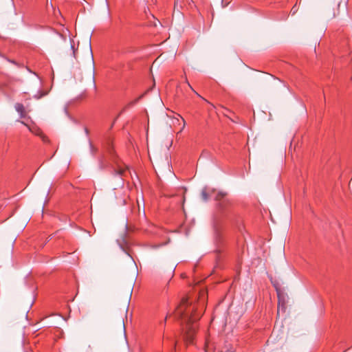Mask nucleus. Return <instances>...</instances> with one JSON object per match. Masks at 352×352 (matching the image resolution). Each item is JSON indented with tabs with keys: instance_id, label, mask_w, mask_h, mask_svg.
<instances>
[{
	"instance_id": "nucleus-12",
	"label": "nucleus",
	"mask_w": 352,
	"mask_h": 352,
	"mask_svg": "<svg viewBox=\"0 0 352 352\" xmlns=\"http://www.w3.org/2000/svg\"><path fill=\"white\" fill-rule=\"evenodd\" d=\"M292 10H293V12H295L296 8H294H294H292Z\"/></svg>"
},
{
	"instance_id": "nucleus-14",
	"label": "nucleus",
	"mask_w": 352,
	"mask_h": 352,
	"mask_svg": "<svg viewBox=\"0 0 352 352\" xmlns=\"http://www.w3.org/2000/svg\"><path fill=\"white\" fill-rule=\"evenodd\" d=\"M3 206V204H0V208H1Z\"/></svg>"
},
{
	"instance_id": "nucleus-10",
	"label": "nucleus",
	"mask_w": 352,
	"mask_h": 352,
	"mask_svg": "<svg viewBox=\"0 0 352 352\" xmlns=\"http://www.w3.org/2000/svg\"><path fill=\"white\" fill-rule=\"evenodd\" d=\"M292 10H293V12H295L296 8H294H294H292Z\"/></svg>"
},
{
	"instance_id": "nucleus-1",
	"label": "nucleus",
	"mask_w": 352,
	"mask_h": 352,
	"mask_svg": "<svg viewBox=\"0 0 352 352\" xmlns=\"http://www.w3.org/2000/svg\"><path fill=\"white\" fill-rule=\"evenodd\" d=\"M175 315L186 322V340L188 343L192 342L197 329L195 322L201 317L200 314H197L195 305H189L188 298H183L175 309Z\"/></svg>"
},
{
	"instance_id": "nucleus-6",
	"label": "nucleus",
	"mask_w": 352,
	"mask_h": 352,
	"mask_svg": "<svg viewBox=\"0 0 352 352\" xmlns=\"http://www.w3.org/2000/svg\"><path fill=\"white\" fill-rule=\"evenodd\" d=\"M178 190L180 191L181 193L182 194V197L181 201H182V204L184 205L185 199H186L185 193H186L187 189L185 187H182V188L178 189Z\"/></svg>"
},
{
	"instance_id": "nucleus-13",
	"label": "nucleus",
	"mask_w": 352,
	"mask_h": 352,
	"mask_svg": "<svg viewBox=\"0 0 352 352\" xmlns=\"http://www.w3.org/2000/svg\"><path fill=\"white\" fill-rule=\"evenodd\" d=\"M176 120H177V122H179V118H176Z\"/></svg>"
},
{
	"instance_id": "nucleus-2",
	"label": "nucleus",
	"mask_w": 352,
	"mask_h": 352,
	"mask_svg": "<svg viewBox=\"0 0 352 352\" xmlns=\"http://www.w3.org/2000/svg\"><path fill=\"white\" fill-rule=\"evenodd\" d=\"M214 199L218 202L217 208L221 211L231 206L234 203L233 199L227 197V192L223 191L218 192Z\"/></svg>"
},
{
	"instance_id": "nucleus-4",
	"label": "nucleus",
	"mask_w": 352,
	"mask_h": 352,
	"mask_svg": "<svg viewBox=\"0 0 352 352\" xmlns=\"http://www.w3.org/2000/svg\"><path fill=\"white\" fill-rule=\"evenodd\" d=\"M14 107L16 111L20 114L21 118L25 117V108L22 104L16 103Z\"/></svg>"
},
{
	"instance_id": "nucleus-11",
	"label": "nucleus",
	"mask_w": 352,
	"mask_h": 352,
	"mask_svg": "<svg viewBox=\"0 0 352 352\" xmlns=\"http://www.w3.org/2000/svg\"><path fill=\"white\" fill-rule=\"evenodd\" d=\"M292 10H293V12H295L296 8H294H294H292Z\"/></svg>"
},
{
	"instance_id": "nucleus-7",
	"label": "nucleus",
	"mask_w": 352,
	"mask_h": 352,
	"mask_svg": "<svg viewBox=\"0 0 352 352\" xmlns=\"http://www.w3.org/2000/svg\"><path fill=\"white\" fill-rule=\"evenodd\" d=\"M201 197L204 201H207L209 198V195L206 192V189H204L201 192Z\"/></svg>"
},
{
	"instance_id": "nucleus-8",
	"label": "nucleus",
	"mask_w": 352,
	"mask_h": 352,
	"mask_svg": "<svg viewBox=\"0 0 352 352\" xmlns=\"http://www.w3.org/2000/svg\"><path fill=\"white\" fill-rule=\"evenodd\" d=\"M179 116L180 117L181 120H182V126H181V129H180V130H179V133H180V132H182V131L184 130V129L185 128V126H186V122H185V120H184L182 117H181L180 116Z\"/></svg>"
},
{
	"instance_id": "nucleus-5",
	"label": "nucleus",
	"mask_w": 352,
	"mask_h": 352,
	"mask_svg": "<svg viewBox=\"0 0 352 352\" xmlns=\"http://www.w3.org/2000/svg\"><path fill=\"white\" fill-rule=\"evenodd\" d=\"M127 170V168L124 166H118V168L116 170L117 174L120 175H124Z\"/></svg>"
},
{
	"instance_id": "nucleus-3",
	"label": "nucleus",
	"mask_w": 352,
	"mask_h": 352,
	"mask_svg": "<svg viewBox=\"0 0 352 352\" xmlns=\"http://www.w3.org/2000/svg\"><path fill=\"white\" fill-rule=\"evenodd\" d=\"M21 122L23 124L25 125L28 127V129H29V131L30 132H32V133H34L35 135H39V136H41L42 135V131L36 126H29V125L25 124L24 122H23V121H21Z\"/></svg>"
},
{
	"instance_id": "nucleus-9",
	"label": "nucleus",
	"mask_w": 352,
	"mask_h": 352,
	"mask_svg": "<svg viewBox=\"0 0 352 352\" xmlns=\"http://www.w3.org/2000/svg\"><path fill=\"white\" fill-rule=\"evenodd\" d=\"M186 83L188 84V87L190 88V89L192 91H193L198 96L200 97V96L193 89V88L192 87V86L190 85V84L188 82V80H186Z\"/></svg>"
}]
</instances>
